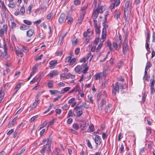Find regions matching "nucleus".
Returning <instances> with one entry per match:
<instances>
[{
	"mask_svg": "<svg viewBox=\"0 0 155 155\" xmlns=\"http://www.w3.org/2000/svg\"><path fill=\"white\" fill-rule=\"evenodd\" d=\"M119 89H123V86L121 84L118 82H117L115 84V86L113 88V94H114V95H115L117 92H119Z\"/></svg>",
	"mask_w": 155,
	"mask_h": 155,
	"instance_id": "obj_1",
	"label": "nucleus"
},
{
	"mask_svg": "<svg viewBox=\"0 0 155 155\" xmlns=\"http://www.w3.org/2000/svg\"><path fill=\"white\" fill-rule=\"evenodd\" d=\"M105 21L106 20H105ZM103 25L104 28H103L101 38L100 39V41L101 42H103L105 40L107 36V26L106 25L105 22L103 23Z\"/></svg>",
	"mask_w": 155,
	"mask_h": 155,
	"instance_id": "obj_2",
	"label": "nucleus"
},
{
	"mask_svg": "<svg viewBox=\"0 0 155 155\" xmlns=\"http://www.w3.org/2000/svg\"><path fill=\"white\" fill-rule=\"evenodd\" d=\"M128 40L127 39V37L126 36L123 45V53L125 54L128 52V46L127 45Z\"/></svg>",
	"mask_w": 155,
	"mask_h": 155,
	"instance_id": "obj_3",
	"label": "nucleus"
},
{
	"mask_svg": "<svg viewBox=\"0 0 155 155\" xmlns=\"http://www.w3.org/2000/svg\"><path fill=\"white\" fill-rule=\"evenodd\" d=\"M111 4L109 6V8L110 9L111 11H112L113 9L115 7L117 6L120 3V0H111Z\"/></svg>",
	"mask_w": 155,
	"mask_h": 155,
	"instance_id": "obj_4",
	"label": "nucleus"
},
{
	"mask_svg": "<svg viewBox=\"0 0 155 155\" xmlns=\"http://www.w3.org/2000/svg\"><path fill=\"white\" fill-rule=\"evenodd\" d=\"M155 80L154 79H151L150 80V93L151 94H154L155 93V89H154V85Z\"/></svg>",
	"mask_w": 155,
	"mask_h": 155,
	"instance_id": "obj_5",
	"label": "nucleus"
},
{
	"mask_svg": "<svg viewBox=\"0 0 155 155\" xmlns=\"http://www.w3.org/2000/svg\"><path fill=\"white\" fill-rule=\"evenodd\" d=\"M124 17L126 22L128 23L130 20V14L129 11H127L126 9L124 11Z\"/></svg>",
	"mask_w": 155,
	"mask_h": 155,
	"instance_id": "obj_6",
	"label": "nucleus"
},
{
	"mask_svg": "<svg viewBox=\"0 0 155 155\" xmlns=\"http://www.w3.org/2000/svg\"><path fill=\"white\" fill-rule=\"evenodd\" d=\"M84 2L82 3V6L81 7L80 13L81 15L84 16L86 12V9L87 8V5H83Z\"/></svg>",
	"mask_w": 155,
	"mask_h": 155,
	"instance_id": "obj_7",
	"label": "nucleus"
},
{
	"mask_svg": "<svg viewBox=\"0 0 155 155\" xmlns=\"http://www.w3.org/2000/svg\"><path fill=\"white\" fill-rule=\"evenodd\" d=\"M52 142V139L51 138L49 137V138H47V143L48 144H47L48 145V148L47 150V152L48 155L49 154V153L51 151V144Z\"/></svg>",
	"mask_w": 155,
	"mask_h": 155,
	"instance_id": "obj_8",
	"label": "nucleus"
},
{
	"mask_svg": "<svg viewBox=\"0 0 155 155\" xmlns=\"http://www.w3.org/2000/svg\"><path fill=\"white\" fill-rule=\"evenodd\" d=\"M3 27L4 28V30L1 28L0 29V36H3L4 34V31L6 33H7L8 30V26L6 25H4L3 26Z\"/></svg>",
	"mask_w": 155,
	"mask_h": 155,
	"instance_id": "obj_9",
	"label": "nucleus"
},
{
	"mask_svg": "<svg viewBox=\"0 0 155 155\" xmlns=\"http://www.w3.org/2000/svg\"><path fill=\"white\" fill-rule=\"evenodd\" d=\"M2 48L4 49V53H2V56L3 57L7 58V56L8 55V49L7 48L6 45L4 43L3 47Z\"/></svg>",
	"mask_w": 155,
	"mask_h": 155,
	"instance_id": "obj_10",
	"label": "nucleus"
},
{
	"mask_svg": "<svg viewBox=\"0 0 155 155\" xmlns=\"http://www.w3.org/2000/svg\"><path fill=\"white\" fill-rule=\"evenodd\" d=\"M35 34V31L33 29H31L27 32V35L28 37H31Z\"/></svg>",
	"mask_w": 155,
	"mask_h": 155,
	"instance_id": "obj_11",
	"label": "nucleus"
},
{
	"mask_svg": "<svg viewBox=\"0 0 155 155\" xmlns=\"http://www.w3.org/2000/svg\"><path fill=\"white\" fill-rule=\"evenodd\" d=\"M65 21V15L64 13H62L59 18V21L60 23L62 24Z\"/></svg>",
	"mask_w": 155,
	"mask_h": 155,
	"instance_id": "obj_12",
	"label": "nucleus"
},
{
	"mask_svg": "<svg viewBox=\"0 0 155 155\" xmlns=\"http://www.w3.org/2000/svg\"><path fill=\"white\" fill-rule=\"evenodd\" d=\"M49 63L50 65L49 67L51 68H53L57 64V61L56 60L51 61L49 62Z\"/></svg>",
	"mask_w": 155,
	"mask_h": 155,
	"instance_id": "obj_13",
	"label": "nucleus"
},
{
	"mask_svg": "<svg viewBox=\"0 0 155 155\" xmlns=\"http://www.w3.org/2000/svg\"><path fill=\"white\" fill-rule=\"evenodd\" d=\"M66 20L68 24L71 25L72 24L73 21V18L70 15H68L66 16Z\"/></svg>",
	"mask_w": 155,
	"mask_h": 155,
	"instance_id": "obj_14",
	"label": "nucleus"
},
{
	"mask_svg": "<svg viewBox=\"0 0 155 155\" xmlns=\"http://www.w3.org/2000/svg\"><path fill=\"white\" fill-rule=\"evenodd\" d=\"M95 143L97 145H100L101 141L100 140V137L98 135H96L95 138Z\"/></svg>",
	"mask_w": 155,
	"mask_h": 155,
	"instance_id": "obj_15",
	"label": "nucleus"
},
{
	"mask_svg": "<svg viewBox=\"0 0 155 155\" xmlns=\"http://www.w3.org/2000/svg\"><path fill=\"white\" fill-rule=\"evenodd\" d=\"M74 70L77 72L80 73L82 71V67H81L80 65H78L75 68Z\"/></svg>",
	"mask_w": 155,
	"mask_h": 155,
	"instance_id": "obj_16",
	"label": "nucleus"
},
{
	"mask_svg": "<svg viewBox=\"0 0 155 155\" xmlns=\"http://www.w3.org/2000/svg\"><path fill=\"white\" fill-rule=\"evenodd\" d=\"M99 12L97 9L94 10L92 14V17L94 19H96L97 17Z\"/></svg>",
	"mask_w": 155,
	"mask_h": 155,
	"instance_id": "obj_17",
	"label": "nucleus"
},
{
	"mask_svg": "<svg viewBox=\"0 0 155 155\" xmlns=\"http://www.w3.org/2000/svg\"><path fill=\"white\" fill-rule=\"evenodd\" d=\"M51 78L55 76L58 74V72L56 70L51 71L49 74Z\"/></svg>",
	"mask_w": 155,
	"mask_h": 155,
	"instance_id": "obj_18",
	"label": "nucleus"
},
{
	"mask_svg": "<svg viewBox=\"0 0 155 155\" xmlns=\"http://www.w3.org/2000/svg\"><path fill=\"white\" fill-rule=\"evenodd\" d=\"M48 147L47 144H46L45 145H44L42 148L41 150V153L43 155H44L45 153V151Z\"/></svg>",
	"mask_w": 155,
	"mask_h": 155,
	"instance_id": "obj_19",
	"label": "nucleus"
},
{
	"mask_svg": "<svg viewBox=\"0 0 155 155\" xmlns=\"http://www.w3.org/2000/svg\"><path fill=\"white\" fill-rule=\"evenodd\" d=\"M107 47L109 48L110 50L107 53V54H109L112 51L111 44L110 41H107Z\"/></svg>",
	"mask_w": 155,
	"mask_h": 155,
	"instance_id": "obj_20",
	"label": "nucleus"
},
{
	"mask_svg": "<svg viewBox=\"0 0 155 155\" xmlns=\"http://www.w3.org/2000/svg\"><path fill=\"white\" fill-rule=\"evenodd\" d=\"M75 110H76L77 117H80L82 114V110L77 109Z\"/></svg>",
	"mask_w": 155,
	"mask_h": 155,
	"instance_id": "obj_21",
	"label": "nucleus"
},
{
	"mask_svg": "<svg viewBox=\"0 0 155 155\" xmlns=\"http://www.w3.org/2000/svg\"><path fill=\"white\" fill-rule=\"evenodd\" d=\"M129 4L130 2L129 1H126L125 3V8L124 9V10L126 9V10L127 11H128L127 10L128 9H130V7H129Z\"/></svg>",
	"mask_w": 155,
	"mask_h": 155,
	"instance_id": "obj_22",
	"label": "nucleus"
},
{
	"mask_svg": "<svg viewBox=\"0 0 155 155\" xmlns=\"http://www.w3.org/2000/svg\"><path fill=\"white\" fill-rule=\"evenodd\" d=\"M94 130V126L93 124H90L89 127V129L87 130L88 132H91L93 131Z\"/></svg>",
	"mask_w": 155,
	"mask_h": 155,
	"instance_id": "obj_23",
	"label": "nucleus"
},
{
	"mask_svg": "<svg viewBox=\"0 0 155 155\" xmlns=\"http://www.w3.org/2000/svg\"><path fill=\"white\" fill-rule=\"evenodd\" d=\"M54 153L55 154V155H61L60 153V150L57 148H55L53 150Z\"/></svg>",
	"mask_w": 155,
	"mask_h": 155,
	"instance_id": "obj_24",
	"label": "nucleus"
},
{
	"mask_svg": "<svg viewBox=\"0 0 155 155\" xmlns=\"http://www.w3.org/2000/svg\"><path fill=\"white\" fill-rule=\"evenodd\" d=\"M84 107L86 108H88V106L87 107L85 106L84 104H83L82 105L80 106H77L76 107L74 108V110H81V108L82 107Z\"/></svg>",
	"mask_w": 155,
	"mask_h": 155,
	"instance_id": "obj_25",
	"label": "nucleus"
},
{
	"mask_svg": "<svg viewBox=\"0 0 155 155\" xmlns=\"http://www.w3.org/2000/svg\"><path fill=\"white\" fill-rule=\"evenodd\" d=\"M16 54L18 56L20 57H22L23 56V53L22 51L20 50L16 51Z\"/></svg>",
	"mask_w": 155,
	"mask_h": 155,
	"instance_id": "obj_26",
	"label": "nucleus"
},
{
	"mask_svg": "<svg viewBox=\"0 0 155 155\" xmlns=\"http://www.w3.org/2000/svg\"><path fill=\"white\" fill-rule=\"evenodd\" d=\"M39 64H36L32 68V71L35 72H36V70H37V68L38 67V65H39Z\"/></svg>",
	"mask_w": 155,
	"mask_h": 155,
	"instance_id": "obj_27",
	"label": "nucleus"
},
{
	"mask_svg": "<svg viewBox=\"0 0 155 155\" xmlns=\"http://www.w3.org/2000/svg\"><path fill=\"white\" fill-rule=\"evenodd\" d=\"M103 7L100 6L97 8L96 9L97 10L99 13H102L104 11V9L103 8Z\"/></svg>",
	"mask_w": 155,
	"mask_h": 155,
	"instance_id": "obj_28",
	"label": "nucleus"
},
{
	"mask_svg": "<svg viewBox=\"0 0 155 155\" xmlns=\"http://www.w3.org/2000/svg\"><path fill=\"white\" fill-rule=\"evenodd\" d=\"M48 86L49 88H52L54 87L53 84L51 81H49L48 82Z\"/></svg>",
	"mask_w": 155,
	"mask_h": 155,
	"instance_id": "obj_29",
	"label": "nucleus"
},
{
	"mask_svg": "<svg viewBox=\"0 0 155 155\" xmlns=\"http://www.w3.org/2000/svg\"><path fill=\"white\" fill-rule=\"evenodd\" d=\"M70 87H65L61 90V92L62 93H64L68 91L70 89Z\"/></svg>",
	"mask_w": 155,
	"mask_h": 155,
	"instance_id": "obj_30",
	"label": "nucleus"
},
{
	"mask_svg": "<svg viewBox=\"0 0 155 155\" xmlns=\"http://www.w3.org/2000/svg\"><path fill=\"white\" fill-rule=\"evenodd\" d=\"M86 141L87 142V145L88 147L92 149L93 147L90 141L88 139H87Z\"/></svg>",
	"mask_w": 155,
	"mask_h": 155,
	"instance_id": "obj_31",
	"label": "nucleus"
},
{
	"mask_svg": "<svg viewBox=\"0 0 155 155\" xmlns=\"http://www.w3.org/2000/svg\"><path fill=\"white\" fill-rule=\"evenodd\" d=\"M73 128L75 130H78L79 129V126L76 123H74L73 125Z\"/></svg>",
	"mask_w": 155,
	"mask_h": 155,
	"instance_id": "obj_32",
	"label": "nucleus"
},
{
	"mask_svg": "<svg viewBox=\"0 0 155 155\" xmlns=\"http://www.w3.org/2000/svg\"><path fill=\"white\" fill-rule=\"evenodd\" d=\"M20 11L22 13V15H24L25 12V9L24 6H22L21 7Z\"/></svg>",
	"mask_w": 155,
	"mask_h": 155,
	"instance_id": "obj_33",
	"label": "nucleus"
},
{
	"mask_svg": "<svg viewBox=\"0 0 155 155\" xmlns=\"http://www.w3.org/2000/svg\"><path fill=\"white\" fill-rule=\"evenodd\" d=\"M17 119V118L16 117L14 118V119L12 120L10 124V126L11 127L14 125V123L16 122Z\"/></svg>",
	"mask_w": 155,
	"mask_h": 155,
	"instance_id": "obj_34",
	"label": "nucleus"
},
{
	"mask_svg": "<svg viewBox=\"0 0 155 155\" xmlns=\"http://www.w3.org/2000/svg\"><path fill=\"white\" fill-rule=\"evenodd\" d=\"M113 47L116 50H117V48L118 47H120V46H119L116 42H114L113 43Z\"/></svg>",
	"mask_w": 155,
	"mask_h": 155,
	"instance_id": "obj_35",
	"label": "nucleus"
},
{
	"mask_svg": "<svg viewBox=\"0 0 155 155\" xmlns=\"http://www.w3.org/2000/svg\"><path fill=\"white\" fill-rule=\"evenodd\" d=\"M84 16H83L81 15H80V17L79 18L78 20V22L80 24H81L82 21L83 20V19L84 17Z\"/></svg>",
	"mask_w": 155,
	"mask_h": 155,
	"instance_id": "obj_36",
	"label": "nucleus"
},
{
	"mask_svg": "<svg viewBox=\"0 0 155 155\" xmlns=\"http://www.w3.org/2000/svg\"><path fill=\"white\" fill-rule=\"evenodd\" d=\"M147 95L146 93H144L142 95V100L143 102H144L145 101V99Z\"/></svg>",
	"mask_w": 155,
	"mask_h": 155,
	"instance_id": "obj_37",
	"label": "nucleus"
},
{
	"mask_svg": "<svg viewBox=\"0 0 155 155\" xmlns=\"http://www.w3.org/2000/svg\"><path fill=\"white\" fill-rule=\"evenodd\" d=\"M95 79L96 80L100 79L101 77V75L100 73L96 74L94 76Z\"/></svg>",
	"mask_w": 155,
	"mask_h": 155,
	"instance_id": "obj_38",
	"label": "nucleus"
},
{
	"mask_svg": "<svg viewBox=\"0 0 155 155\" xmlns=\"http://www.w3.org/2000/svg\"><path fill=\"white\" fill-rule=\"evenodd\" d=\"M23 21L25 23L28 25H31V22L29 21L24 20Z\"/></svg>",
	"mask_w": 155,
	"mask_h": 155,
	"instance_id": "obj_39",
	"label": "nucleus"
},
{
	"mask_svg": "<svg viewBox=\"0 0 155 155\" xmlns=\"http://www.w3.org/2000/svg\"><path fill=\"white\" fill-rule=\"evenodd\" d=\"M124 146L123 145V144H122L121 145L120 147L119 150V152L120 153H121L124 152Z\"/></svg>",
	"mask_w": 155,
	"mask_h": 155,
	"instance_id": "obj_40",
	"label": "nucleus"
},
{
	"mask_svg": "<svg viewBox=\"0 0 155 155\" xmlns=\"http://www.w3.org/2000/svg\"><path fill=\"white\" fill-rule=\"evenodd\" d=\"M49 91L52 95L57 94L58 92H59L57 90H50Z\"/></svg>",
	"mask_w": 155,
	"mask_h": 155,
	"instance_id": "obj_41",
	"label": "nucleus"
},
{
	"mask_svg": "<svg viewBox=\"0 0 155 155\" xmlns=\"http://www.w3.org/2000/svg\"><path fill=\"white\" fill-rule=\"evenodd\" d=\"M120 13L119 12H117L114 15L115 18L117 19L120 17Z\"/></svg>",
	"mask_w": 155,
	"mask_h": 155,
	"instance_id": "obj_42",
	"label": "nucleus"
},
{
	"mask_svg": "<svg viewBox=\"0 0 155 155\" xmlns=\"http://www.w3.org/2000/svg\"><path fill=\"white\" fill-rule=\"evenodd\" d=\"M38 117V115H36L32 117L29 120L30 122H32V121H34L35 119Z\"/></svg>",
	"mask_w": 155,
	"mask_h": 155,
	"instance_id": "obj_43",
	"label": "nucleus"
},
{
	"mask_svg": "<svg viewBox=\"0 0 155 155\" xmlns=\"http://www.w3.org/2000/svg\"><path fill=\"white\" fill-rule=\"evenodd\" d=\"M95 28L96 32L98 34H100V26H99L97 27H95Z\"/></svg>",
	"mask_w": 155,
	"mask_h": 155,
	"instance_id": "obj_44",
	"label": "nucleus"
},
{
	"mask_svg": "<svg viewBox=\"0 0 155 155\" xmlns=\"http://www.w3.org/2000/svg\"><path fill=\"white\" fill-rule=\"evenodd\" d=\"M47 124V123L46 122V121H45L41 125L40 128L39 129V130L41 129V128H43L45 127L46 125Z\"/></svg>",
	"mask_w": 155,
	"mask_h": 155,
	"instance_id": "obj_45",
	"label": "nucleus"
},
{
	"mask_svg": "<svg viewBox=\"0 0 155 155\" xmlns=\"http://www.w3.org/2000/svg\"><path fill=\"white\" fill-rule=\"evenodd\" d=\"M150 65H151L150 62V61L147 62L146 64V68H146V70H148V69L150 67Z\"/></svg>",
	"mask_w": 155,
	"mask_h": 155,
	"instance_id": "obj_46",
	"label": "nucleus"
},
{
	"mask_svg": "<svg viewBox=\"0 0 155 155\" xmlns=\"http://www.w3.org/2000/svg\"><path fill=\"white\" fill-rule=\"evenodd\" d=\"M2 8L4 11H5L6 10V8L4 4V2L2 3Z\"/></svg>",
	"mask_w": 155,
	"mask_h": 155,
	"instance_id": "obj_47",
	"label": "nucleus"
},
{
	"mask_svg": "<svg viewBox=\"0 0 155 155\" xmlns=\"http://www.w3.org/2000/svg\"><path fill=\"white\" fill-rule=\"evenodd\" d=\"M74 3L76 5H79L81 3V1L80 0H74Z\"/></svg>",
	"mask_w": 155,
	"mask_h": 155,
	"instance_id": "obj_48",
	"label": "nucleus"
},
{
	"mask_svg": "<svg viewBox=\"0 0 155 155\" xmlns=\"http://www.w3.org/2000/svg\"><path fill=\"white\" fill-rule=\"evenodd\" d=\"M150 34L149 32H147V38L146 40V42H148L150 41Z\"/></svg>",
	"mask_w": 155,
	"mask_h": 155,
	"instance_id": "obj_49",
	"label": "nucleus"
},
{
	"mask_svg": "<svg viewBox=\"0 0 155 155\" xmlns=\"http://www.w3.org/2000/svg\"><path fill=\"white\" fill-rule=\"evenodd\" d=\"M38 103V102H36V101H35L32 105V107H31V109H32L33 108H35L37 105V104Z\"/></svg>",
	"mask_w": 155,
	"mask_h": 155,
	"instance_id": "obj_50",
	"label": "nucleus"
},
{
	"mask_svg": "<svg viewBox=\"0 0 155 155\" xmlns=\"http://www.w3.org/2000/svg\"><path fill=\"white\" fill-rule=\"evenodd\" d=\"M53 15V14L51 13H49L47 16V18L48 20H50L52 17Z\"/></svg>",
	"mask_w": 155,
	"mask_h": 155,
	"instance_id": "obj_51",
	"label": "nucleus"
},
{
	"mask_svg": "<svg viewBox=\"0 0 155 155\" xmlns=\"http://www.w3.org/2000/svg\"><path fill=\"white\" fill-rule=\"evenodd\" d=\"M0 94L1 95L0 98V99H1V100H2L4 97V94L1 90H0Z\"/></svg>",
	"mask_w": 155,
	"mask_h": 155,
	"instance_id": "obj_52",
	"label": "nucleus"
},
{
	"mask_svg": "<svg viewBox=\"0 0 155 155\" xmlns=\"http://www.w3.org/2000/svg\"><path fill=\"white\" fill-rule=\"evenodd\" d=\"M106 103V100L105 99H103L102 100L101 104V105L102 106L105 105Z\"/></svg>",
	"mask_w": 155,
	"mask_h": 155,
	"instance_id": "obj_53",
	"label": "nucleus"
},
{
	"mask_svg": "<svg viewBox=\"0 0 155 155\" xmlns=\"http://www.w3.org/2000/svg\"><path fill=\"white\" fill-rule=\"evenodd\" d=\"M25 25H23L22 26L20 27V28L21 30H25L27 29Z\"/></svg>",
	"mask_w": 155,
	"mask_h": 155,
	"instance_id": "obj_54",
	"label": "nucleus"
},
{
	"mask_svg": "<svg viewBox=\"0 0 155 155\" xmlns=\"http://www.w3.org/2000/svg\"><path fill=\"white\" fill-rule=\"evenodd\" d=\"M76 59L75 58H73L71 60L69 63V65H72L75 62Z\"/></svg>",
	"mask_w": 155,
	"mask_h": 155,
	"instance_id": "obj_55",
	"label": "nucleus"
},
{
	"mask_svg": "<svg viewBox=\"0 0 155 155\" xmlns=\"http://www.w3.org/2000/svg\"><path fill=\"white\" fill-rule=\"evenodd\" d=\"M152 41L155 42V32H153L152 34Z\"/></svg>",
	"mask_w": 155,
	"mask_h": 155,
	"instance_id": "obj_56",
	"label": "nucleus"
},
{
	"mask_svg": "<svg viewBox=\"0 0 155 155\" xmlns=\"http://www.w3.org/2000/svg\"><path fill=\"white\" fill-rule=\"evenodd\" d=\"M117 44L120 46V45L121 43V40L120 39H117L116 42Z\"/></svg>",
	"mask_w": 155,
	"mask_h": 155,
	"instance_id": "obj_57",
	"label": "nucleus"
},
{
	"mask_svg": "<svg viewBox=\"0 0 155 155\" xmlns=\"http://www.w3.org/2000/svg\"><path fill=\"white\" fill-rule=\"evenodd\" d=\"M78 42V40L76 39L75 40L72 41V44L74 46H75L77 45Z\"/></svg>",
	"mask_w": 155,
	"mask_h": 155,
	"instance_id": "obj_58",
	"label": "nucleus"
},
{
	"mask_svg": "<svg viewBox=\"0 0 155 155\" xmlns=\"http://www.w3.org/2000/svg\"><path fill=\"white\" fill-rule=\"evenodd\" d=\"M16 24L14 22H12V26L11 28H14L16 27Z\"/></svg>",
	"mask_w": 155,
	"mask_h": 155,
	"instance_id": "obj_59",
	"label": "nucleus"
},
{
	"mask_svg": "<svg viewBox=\"0 0 155 155\" xmlns=\"http://www.w3.org/2000/svg\"><path fill=\"white\" fill-rule=\"evenodd\" d=\"M8 6L9 7L14 8L15 6V5L14 3H12L9 4Z\"/></svg>",
	"mask_w": 155,
	"mask_h": 155,
	"instance_id": "obj_60",
	"label": "nucleus"
},
{
	"mask_svg": "<svg viewBox=\"0 0 155 155\" xmlns=\"http://www.w3.org/2000/svg\"><path fill=\"white\" fill-rule=\"evenodd\" d=\"M70 131L72 133L77 135L78 134V132L72 129H71L70 130Z\"/></svg>",
	"mask_w": 155,
	"mask_h": 155,
	"instance_id": "obj_61",
	"label": "nucleus"
},
{
	"mask_svg": "<svg viewBox=\"0 0 155 155\" xmlns=\"http://www.w3.org/2000/svg\"><path fill=\"white\" fill-rule=\"evenodd\" d=\"M14 129H11L10 130L8 131L7 133V135H10L14 132Z\"/></svg>",
	"mask_w": 155,
	"mask_h": 155,
	"instance_id": "obj_62",
	"label": "nucleus"
},
{
	"mask_svg": "<svg viewBox=\"0 0 155 155\" xmlns=\"http://www.w3.org/2000/svg\"><path fill=\"white\" fill-rule=\"evenodd\" d=\"M41 9L43 11H46L47 9V7L45 5H42L41 7Z\"/></svg>",
	"mask_w": 155,
	"mask_h": 155,
	"instance_id": "obj_63",
	"label": "nucleus"
},
{
	"mask_svg": "<svg viewBox=\"0 0 155 155\" xmlns=\"http://www.w3.org/2000/svg\"><path fill=\"white\" fill-rule=\"evenodd\" d=\"M71 60V56H69L67 57L65 61L66 62H70Z\"/></svg>",
	"mask_w": 155,
	"mask_h": 155,
	"instance_id": "obj_64",
	"label": "nucleus"
}]
</instances>
